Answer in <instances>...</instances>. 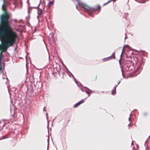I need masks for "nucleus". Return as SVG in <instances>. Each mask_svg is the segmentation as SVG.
<instances>
[{
    "mask_svg": "<svg viewBox=\"0 0 150 150\" xmlns=\"http://www.w3.org/2000/svg\"><path fill=\"white\" fill-rule=\"evenodd\" d=\"M120 81H119L118 82V83L117 85H118V84L120 83Z\"/></svg>",
    "mask_w": 150,
    "mask_h": 150,
    "instance_id": "2f4dec72",
    "label": "nucleus"
},
{
    "mask_svg": "<svg viewBox=\"0 0 150 150\" xmlns=\"http://www.w3.org/2000/svg\"><path fill=\"white\" fill-rule=\"evenodd\" d=\"M46 115L47 116V119H48V117H47V113H46Z\"/></svg>",
    "mask_w": 150,
    "mask_h": 150,
    "instance_id": "7c9ffc66",
    "label": "nucleus"
},
{
    "mask_svg": "<svg viewBox=\"0 0 150 150\" xmlns=\"http://www.w3.org/2000/svg\"><path fill=\"white\" fill-rule=\"evenodd\" d=\"M150 137V135L149 136V137L148 138V139Z\"/></svg>",
    "mask_w": 150,
    "mask_h": 150,
    "instance_id": "ea45409f",
    "label": "nucleus"
},
{
    "mask_svg": "<svg viewBox=\"0 0 150 150\" xmlns=\"http://www.w3.org/2000/svg\"><path fill=\"white\" fill-rule=\"evenodd\" d=\"M45 107H44V108L43 109V110H44V111L45 110Z\"/></svg>",
    "mask_w": 150,
    "mask_h": 150,
    "instance_id": "f704fd0d",
    "label": "nucleus"
},
{
    "mask_svg": "<svg viewBox=\"0 0 150 150\" xmlns=\"http://www.w3.org/2000/svg\"><path fill=\"white\" fill-rule=\"evenodd\" d=\"M132 144H133V143L132 142Z\"/></svg>",
    "mask_w": 150,
    "mask_h": 150,
    "instance_id": "a19ab883",
    "label": "nucleus"
},
{
    "mask_svg": "<svg viewBox=\"0 0 150 150\" xmlns=\"http://www.w3.org/2000/svg\"><path fill=\"white\" fill-rule=\"evenodd\" d=\"M30 8H28V14H29V13H30Z\"/></svg>",
    "mask_w": 150,
    "mask_h": 150,
    "instance_id": "393cba45",
    "label": "nucleus"
},
{
    "mask_svg": "<svg viewBox=\"0 0 150 150\" xmlns=\"http://www.w3.org/2000/svg\"><path fill=\"white\" fill-rule=\"evenodd\" d=\"M85 88H86L88 90H89V91H91V90H90L88 88V87H84Z\"/></svg>",
    "mask_w": 150,
    "mask_h": 150,
    "instance_id": "a878e982",
    "label": "nucleus"
},
{
    "mask_svg": "<svg viewBox=\"0 0 150 150\" xmlns=\"http://www.w3.org/2000/svg\"><path fill=\"white\" fill-rule=\"evenodd\" d=\"M14 21L16 22H17V20H13Z\"/></svg>",
    "mask_w": 150,
    "mask_h": 150,
    "instance_id": "c85d7f7f",
    "label": "nucleus"
},
{
    "mask_svg": "<svg viewBox=\"0 0 150 150\" xmlns=\"http://www.w3.org/2000/svg\"><path fill=\"white\" fill-rule=\"evenodd\" d=\"M5 77H6V79L7 81L8 80V79L7 78V77H6V73H4L3 76H2V78L3 79H5Z\"/></svg>",
    "mask_w": 150,
    "mask_h": 150,
    "instance_id": "9d476101",
    "label": "nucleus"
},
{
    "mask_svg": "<svg viewBox=\"0 0 150 150\" xmlns=\"http://www.w3.org/2000/svg\"><path fill=\"white\" fill-rule=\"evenodd\" d=\"M121 58H120L119 60V64L120 66V68H121V72H122V76H123V77H124V75L123 74V68H122V64H121Z\"/></svg>",
    "mask_w": 150,
    "mask_h": 150,
    "instance_id": "0eeeda50",
    "label": "nucleus"
},
{
    "mask_svg": "<svg viewBox=\"0 0 150 150\" xmlns=\"http://www.w3.org/2000/svg\"><path fill=\"white\" fill-rule=\"evenodd\" d=\"M54 2V1L53 0L52 1H50L49 3L47 5V7L48 8H50L51 6L53 4Z\"/></svg>",
    "mask_w": 150,
    "mask_h": 150,
    "instance_id": "6e6552de",
    "label": "nucleus"
},
{
    "mask_svg": "<svg viewBox=\"0 0 150 150\" xmlns=\"http://www.w3.org/2000/svg\"><path fill=\"white\" fill-rule=\"evenodd\" d=\"M118 86V85L117 84V85L115 86L114 87V89L115 90H116V87L117 86Z\"/></svg>",
    "mask_w": 150,
    "mask_h": 150,
    "instance_id": "b1692460",
    "label": "nucleus"
},
{
    "mask_svg": "<svg viewBox=\"0 0 150 150\" xmlns=\"http://www.w3.org/2000/svg\"><path fill=\"white\" fill-rule=\"evenodd\" d=\"M115 53L113 52L112 55L108 57L104 58L103 59V62H105L108 60H110L112 59H113L115 58Z\"/></svg>",
    "mask_w": 150,
    "mask_h": 150,
    "instance_id": "39448f33",
    "label": "nucleus"
},
{
    "mask_svg": "<svg viewBox=\"0 0 150 150\" xmlns=\"http://www.w3.org/2000/svg\"><path fill=\"white\" fill-rule=\"evenodd\" d=\"M12 111H13V115H12V116H13L15 114V110H13V111H12L11 110V113H12Z\"/></svg>",
    "mask_w": 150,
    "mask_h": 150,
    "instance_id": "6ab92c4d",
    "label": "nucleus"
},
{
    "mask_svg": "<svg viewBox=\"0 0 150 150\" xmlns=\"http://www.w3.org/2000/svg\"><path fill=\"white\" fill-rule=\"evenodd\" d=\"M132 115V114L130 113L129 115L130 116Z\"/></svg>",
    "mask_w": 150,
    "mask_h": 150,
    "instance_id": "c9c22d12",
    "label": "nucleus"
},
{
    "mask_svg": "<svg viewBox=\"0 0 150 150\" xmlns=\"http://www.w3.org/2000/svg\"><path fill=\"white\" fill-rule=\"evenodd\" d=\"M125 46H127V47H129L128 45H125L123 47V49L122 50V52L121 53V54L120 55V58H121V57H122V53H123V50H124V47Z\"/></svg>",
    "mask_w": 150,
    "mask_h": 150,
    "instance_id": "9b49d317",
    "label": "nucleus"
},
{
    "mask_svg": "<svg viewBox=\"0 0 150 150\" xmlns=\"http://www.w3.org/2000/svg\"><path fill=\"white\" fill-rule=\"evenodd\" d=\"M128 120L129 121H130V117H129L128 118Z\"/></svg>",
    "mask_w": 150,
    "mask_h": 150,
    "instance_id": "bb28decb",
    "label": "nucleus"
},
{
    "mask_svg": "<svg viewBox=\"0 0 150 150\" xmlns=\"http://www.w3.org/2000/svg\"><path fill=\"white\" fill-rule=\"evenodd\" d=\"M82 7L83 8L85 11L88 12L90 16H91L89 13L90 12H94L97 10H100V7L99 5H97L94 8H93L89 6L85 3H83L82 4Z\"/></svg>",
    "mask_w": 150,
    "mask_h": 150,
    "instance_id": "20e7f679",
    "label": "nucleus"
},
{
    "mask_svg": "<svg viewBox=\"0 0 150 150\" xmlns=\"http://www.w3.org/2000/svg\"><path fill=\"white\" fill-rule=\"evenodd\" d=\"M81 90L82 91H83V90H82V88H81Z\"/></svg>",
    "mask_w": 150,
    "mask_h": 150,
    "instance_id": "4c0bfd02",
    "label": "nucleus"
},
{
    "mask_svg": "<svg viewBox=\"0 0 150 150\" xmlns=\"http://www.w3.org/2000/svg\"><path fill=\"white\" fill-rule=\"evenodd\" d=\"M127 37L126 36H125V40L126 39H127Z\"/></svg>",
    "mask_w": 150,
    "mask_h": 150,
    "instance_id": "c756f323",
    "label": "nucleus"
},
{
    "mask_svg": "<svg viewBox=\"0 0 150 150\" xmlns=\"http://www.w3.org/2000/svg\"><path fill=\"white\" fill-rule=\"evenodd\" d=\"M76 8L77 9H78L77 6V5H76Z\"/></svg>",
    "mask_w": 150,
    "mask_h": 150,
    "instance_id": "72a5a7b5",
    "label": "nucleus"
},
{
    "mask_svg": "<svg viewBox=\"0 0 150 150\" xmlns=\"http://www.w3.org/2000/svg\"><path fill=\"white\" fill-rule=\"evenodd\" d=\"M80 103L79 102L77 103L76 104H75L74 105V107L75 108L76 107H77L78 106H79V105H80Z\"/></svg>",
    "mask_w": 150,
    "mask_h": 150,
    "instance_id": "4468645a",
    "label": "nucleus"
},
{
    "mask_svg": "<svg viewBox=\"0 0 150 150\" xmlns=\"http://www.w3.org/2000/svg\"><path fill=\"white\" fill-rule=\"evenodd\" d=\"M72 74V76L73 77V78H74V80H75V83H77V82H76V79H75V78L74 77V76L73 75V74Z\"/></svg>",
    "mask_w": 150,
    "mask_h": 150,
    "instance_id": "412c9836",
    "label": "nucleus"
},
{
    "mask_svg": "<svg viewBox=\"0 0 150 150\" xmlns=\"http://www.w3.org/2000/svg\"><path fill=\"white\" fill-rule=\"evenodd\" d=\"M2 51H1L0 53V56H1L3 57V53H2Z\"/></svg>",
    "mask_w": 150,
    "mask_h": 150,
    "instance_id": "aec40b11",
    "label": "nucleus"
},
{
    "mask_svg": "<svg viewBox=\"0 0 150 150\" xmlns=\"http://www.w3.org/2000/svg\"><path fill=\"white\" fill-rule=\"evenodd\" d=\"M48 146H47V150H48Z\"/></svg>",
    "mask_w": 150,
    "mask_h": 150,
    "instance_id": "cd10ccee",
    "label": "nucleus"
},
{
    "mask_svg": "<svg viewBox=\"0 0 150 150\" xmlns=\"http://www.w3.org/2000/svg\"><path fill=\"white\" fill-rule=\"evenodd\" d=\"M17 37V34H5L3 36L0 35V40L2 44V45H0V50L6 52L8 48L14 45Z\"/></svg>",
    "mask_w": 150,
    "mask_h": 150,
    "instance_id": "f03ea898",
    "label": "nucleus"
},
{
    "mask_svg": "<svg viewBox=\"0 0 150 150\" xmlns=\"http://www.w3.org/2000/svg\"><path fill=\"white\" fill-rule=\"evenodd\" d=\"M85 92L88 95V96H90V94H91V93L89 91H85Z\"/></svg>",
    "mask_w": 150,
    "mask_h": 150,
    "instance_id": "dca6fc26",
    "label": "nucleus"
},
{
    "mask_svg": "<svg viewBox=\"0 0 150 150\" xmlns=\"http://www.w3.org/2000/svg\"><path fill=\"white\" fill-rule=\"evenodd\" d=\"M42 9H41L39 8L37 10V14L38 16H37V18H38L39 17H40V16L41 15L42 13V12L43 11Z\"/></svg>",
    "mask_w": 150,
    "mask_h": 150,
    "instance_id": "423d86ee",
    "label": "nucleus"
},
{
    "mask_svg": "<svg viewBox=\"0 0 150 150\" xmlns=\"http://www.w3.org/2000/svg\"><path fill=\"white\" fill-rule=\"evenodd\" d=\"M6 0H3V4L2 6V8L3 10L5 11V9L4 8V6H5V2Z\"/></svg>",
    "mask_w": 150,
    "mask_h": 150,
    "instance_id": "1a4fd4ad",
    "label": "nucleus"
},
{
    "mask_svg": "<svg viewBox=\"0 0 150 150\" xmlns=\"http://www.w3.org/2000/svg\"><path fill=\"white\" fill-rule=\"evenodd\" d=\"M27 3H28V4H29V5L30 4H29V2H28V1H27Z\"/></svg>",
    "mask_w": 150,
    "mask_h": 150,
    "instance_id": "473e14b6",
    "label": "nucleus"
},
{
    "mask_svg": "<svg viewBox=\"0 0 150 150\" xmlns=\"http://www.w3.org/2000/svg\"><path fill=\"white\" fill-rule=\"evenodd\" d=\"M114 1V0H109L107 3H105V4H104V5H106L109 2L111 1Z\"/></svg>",
    "mask_w": 150,
    "mask_h": 150,
    "instance_id": "a211bd4d",
    "label": "nucleus"
},
{
    "mask_svg": "<svg viewBox=\"0 0 150 150\" xmlns=\"http://www.w3.org/2000/svg\"><path fill=\"white\" fill-rule=\"evenodd\" d=\"M116 93V90L113 89L112 91V95H115Z\"/></svg>",
    "mask_w": 150,
    "mask_h": 150,
    "instance_id": "f8f14e48",
    "label": "nucleus"
},
{
    "mask_svg": "<svg viewBox=\"0 0 150 150\" xmlns=\"http://www.w3.org/2000/svg\"><path fill=\"white\" fill-rule=\"evenodd\" d=\"M8 138V136L7 135H5V136H3L2 137V138L1 139H5L7 138Z\"/></svg>",
    "mask_w": 150,
    "mask_h": 150,
    "instance_id": "2eb2a0df",
    "label": "nucleus"
},
{
    "mask_svg": "<svg viewBox=\"0 0 150 150\" xmlns=\"http://www.w3.org/2000/svg\"><path fill=\"white\" fill-rule=\"evenodd\" d=\"M40 4H41V0L40 1V3L39 4H38V5L37 7H32L30 8H34L35 9H37L38 8Z\"/></svg>",
    "mask_w": 150,
    "mask_h": 150,
    "instance_id": "ddd939ff",
    "label": "nucleus"
},
{
    "mask_svg": "<svg viewBox=\"0 0 150 150\" xmlns=\"http://www.w3.org/2000/svg\"><path fill=\"white\" fill-rule=\"evenodd\" d=\"M147 149H147V148H146V150H147Z\"/></svg>",
    "mask_w": 150,
    "mask_h": 150,
    "instance_id": "e433bc0d",
    "label": "nucleus"
},
{
    "mask_svg": "<svg viewBox=\"0 0 150 150\" xmlns=\"http://www.w3.org/2000/svg\"><path fill=\"white\" fill-rule=\"evenodd\" d=\"M2 58V57L1 56H0V64H1V59Z\"/></svg>",
    "mask_w": 150,
    "mask_h": 150,
    "instance_id": "5701e85b",
    "label": "nucleus"
},
{
    "mask_svg": "<svg viewBox=\"0 0 150 150\" xmlns=\"http://www.w3.org/2000/svg\"><path fill=\"white\" fill-rule=\"evenodd\" d=\"M0 23V35L5 34H17L13 30L11 26V23L8 21L9 17L6 15H3L1 17Z\"/></svg>",
    "mask_w": 150,
    "mask_h": 150,
    "instance_id": "f257e3e1",
    "label": "nucleus"
},
{
    "mask_svg": "<svg viewBox=\"0 0 150 150\" xmlns=\"http://www.w3.org/2000/svg\"><path fill=\"white\" fill-rule=\"evenodd\" d=\"M78 2V5H81V3L79 1H78L77 0Z\"/></svg>",
    "mask_w": 150,
    "mask_h": 150,
    "instance_id": "4be33fe9",
    "label": "nucleus"
},
{
    "mask_svg": "<svg viewBox=\"0 0 150 150\" xmlns=\"http://www.w3.org/2000/svg\"><path fill=\"white\" fill-rule=\"evenodd\" d=\"M135 59L137 60L135 61V66L133 65L134 63L131 60H128L126 62L124 67L126 71L135 72L140 68L141 65V61L137 59V57Z\"/></svg>",
    "mask_w": 150,
    "mask_h": 150,
    "instance_id": "7ed1b4c3",
    "label": "nucleus"
},
{
    "mask_svg": "<svg viewBox=\"0 0 150 150\" xmlns=\"http://www.w3.org/2000/svg\"><path fill=\"white\" fill-rule=\"evenodd\" d=\"M84 102V100L82 99L79 102L80 103V104H81L82 103H83Z\"/></svg>",
    "mask_w": 150,
    "mask_h": 150,
    "instance_id": "f3484780",
    "label": "nucleus"
},
{
    "mask_svg": "<svg viewBox=\"0 0 150 150\" xmlns=\"http://www.w3.org/2000/svg\"><path fill=\"white\" fill-rule=\"evenodd\" d=\"M130 125V123H129V124H128V126H129V125Z\"/></svg>",
    "mask_w": 150,
    "mask_h": 150,
    "instance_id": "58836bf2",
    "label": "nucleus"
}]
</instances>
